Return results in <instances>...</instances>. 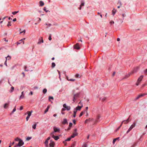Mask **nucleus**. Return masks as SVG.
<instances>
[{
    "label": "nucleus",
    "mask_w": 147,
    "mask_h": 147,
    "mask_svg": "<svg viewBox=\"0 0 147 147\" xmlns=\"http://www.w3.org/2000/svg\"><path fill=\"white\" fill-rule=\"evenodd\" d=\"M50 99H52L53 100V97L52 96H49V100H50Z\"/></svg>",
    "instance_id": "obj_41"
},
{
    "label": "nucleus",
    "mask_w": 147,
    "mask_h": 147,
    "mask_svg": "<svg viewBox=\"0 0 147 147\" xmlns=\"http://www.w3.org/2000/svg\"><path fill=\"white\" fill-rule=\"evenodd\" d=\"M5 58L6 59V60H9L11 59V57L10 56L8 55L7 57H6Z\"/></svg>",
    "instance_id": "obj_26"
},
{
    "label": "nucleus",
    "mask_w": 147,
    "mask_h": 147,
    "mask_svg": "<svg viewBox=\"0 0 147 147\" xmlns=\"http://www.w3.org/2000/svg\"><path fill=\"white\" fill-rule=\"evenodd\" d=\"M85 111H82V112L80 113V115H79V117H81V116H82L83 114H84L85 113Z\"/></svg>",
    "instance_id": "obj_28"
},
{
    "label": "nucleus",
    "mask_w": 147,
    "mask_h": 147,
    "mask_svg": "<svg viewBox=\"0 0 147 147\" xmlns=\"http://www.w3.org/2000/svg\"><path fill=\"white\" fill-rule=\"evenodd\" d=\"M73 124L72 123H70L69 125V127H71L72 126Z\"/></svg>",
    "instance_id": "obj_42"
},
{
    "label": "nucleus",
    "mask_w": 147,
    "mask_h": 147,
    "mask_svg": "<svg viewBox=\"0 0 147 147\" xmlns=\"http://www.w3.org/2000/svg\"><path fill=\"white\" fill-rule=\"evenodd\" d=\"M83 107V105L82 104V106H78L77 107H76V109H75L77 111L78 110L80 111L81 110L82 107Z\"/></svg>",
    "instance_id": "obj_12"
},
{
    "label": "nucleus",
    "mask_w": 147,
    "mask_h": 147,
    "mask_svg": "<svg viewBox=\"0 0 147 147\" xmlns=\"http://www.w3.org/2000/svg\"><path fill=\"white\" fill-rule=\"evenodd\" d=\"M19 12V11H14L13 12H12V14L14 15H15L17 13H18Z\"/></svg>",
    "instance_id": "obj_38"
},
{
    "label": "nucleus",
    "mask_w": 147,
    "mask_h": 147,
    "mask_svg": "<svg viewBox=\"0 0 147 147\" xmlns=\"http://www.w3.org/2000/svg\"><path fill=\"white\" fill-rule=\"evenodd\" d=\"M146 94H141L140 95H138L136 98V100L144 96L145 95H146Z\"/></svg>",
    "instance_id": "obj_8"
},
{
    "label": "nucleus",
    "mask_w": 147,
    "mask_h": 147,
    "mask_svg": "<svg viewBox=\"0 0 147 147\" xmlns=\"http://www.w3.org/2000/svg\"><path fill=\"white\" fill-rule=\"evenodd\" d=\"M4 64L6 66H7V60H6L5 62V63H4Z\"/></svg>",
    "instance_id": "obj_52"
},
{
    "label": "nucleus",
    "mask_w": 147,
    "mask_h": 147,
    "mask_svg": "<svg viewBox=\"0 0 147 147\" xmlns=\"http://www.w3.org/2000/svg\"><path fill=\"white\" fill-rule=\"evenodd\" d=\"M47 89L46 88L44 89L42 91L43 93L44 94H45L47 92Z\"/></svg>",
    "instance_id": "obj_30"
},
{
    "label": "nucleus",
    "mask_w": 147,
    "mask_h": 147,
    "mask_svg": "<svg viewBox=\"0 0 147 147\" xmlns=\"http://www.w3.org/2000/svg\"><path fill=\"white\" fill-rule=\"evenodd\" d=\"M24 98V95L21 94L20 97V99H22Z\"/></svg>",
    "instance_id": "obj_32"
},
{
    "label": "nucleus",
    "mask_w": 147,
    "mask_h": 147,
    "mask_svg": "<svg viewBox=\"0 0 147 147\" xmlns=\"http://www.w3.org/2000/svg\"><path fill=\"white\" fill-rule=\"evenodd\" d=\"M55 145V144L54 142L51 140L49 144V146L51 147H54Z\"/></svg>",
    "instance_id": "obj_7"
},
{
    "label": "nucleus",
    "mask_w": 147,
    "mask_h": 147,
    "mask_svg": "<svg viewBox=\"0 0 147 147\" xmlns=\"http://www.w3.org/2000/svg\"><path fill=\"white\" fill-rule=\"evenodd\" d=\"M16 106L13 109V111L12 112V113H13L14 112L16 111Z\"/></svg>",
    "instance_id": "obj_44"
},
{
    "label": "nucleus",
    "mask_w": 147,
    "mask_h": 147,
    "mask_svg": "<svg viewBox=\"0 0 147 147\" xmlns=\"http://www.w3.org/2000/svg\"><path fill=\"white\" fill-rule=\"evenodd\" d=\"M25 39V38H24L23 39H21L18 42H17V45H19V44H20L21 43V41H22L23 42V44H24V41H23V40H24Z\"/></svg>",
    "instance_id": "obj_13"
},
{
    "label": "nucleus",
    "mask_w": 147,
    "mask_h": 147,
    "mask_svg": "<svg viewBox=\"0 0 147 147\" xmlns=\"http://www.w3.org/2000/svg\"><path fill=\"white\" fill-rule=\"evenodd\" d=\"M67 80L70 81H74L75 80V79H69V78H67Z\"/></svg>",
    "instance_id": "obj_35"
},
{
    "label": "nucleus",
    "mask_w": 147,
    "mask_h": 147,
    "mask_svg": "<svg viewBox=\"0 0 147 147\" xmlns=\"http://www.w3.org/2000/svg\"><path fill=\"white\" fill-rule=\"evenodd\" d=\"M55 140H57L59 138V137L58 136H55L53 138Z\"/></svg>",
    "instance_id": "obj_27"
},
{
    "label": "nucleus",
    "mask_w": 147,
    "mask_h": 147,
    "mask_svg": "<svg viewBox=\"0 0 147 147\" xmlns=\"http://www.w3.org/2000/svg\"><path fill=\"white\" fill-rule=\"evenodd\" d=\"M65 108H63L62 109V111H64L65 110Z\"/></svg>",
    "instance_id": "obj_63"
},
{
    "label": "nucleus",
    "mask_w": 147,
    "mask_h": 147,
    "mask_svg": "<svg viewBox=\"0 0 147 147\" xmlns=\"http://www.w3.org/2000/svg\"><path fill=\"white\" fill-rule=\"evenodd\" d=\"M26 31L25 30H24L23 31L20 32V34H21L22 33H24V34L25 33Z\"/></svg>",
    "instance_id": "obj_46"
},
{
    "label": "nucleus",
    "mask_w": 147,
    "mask_h": 147,
    "mask_svg": "<svg viewBox=\"0 0 147 147\" xmlns=\"http://www.w3.org/2000/svg\"><path fill=\"white\" fill-rule=\"evenodd\" d=\"M106 99L107 98L106 97H104L102 98V100L103 101H104L106 100Z\"/></svg>",
    "instance_id": "obj_40"
},
{
    "label": "nucleus",
    "mask_w": 147,
    "mask_h": 147,
    "mask_svg": "<svg viewBox=\"0 0 147 147\" xmlns=\"http://www.w3.org/2000/svg\"><path fill=\"white\" fill-rule=\"evenodd\" d=\"M78 96V94H75L74 95V98H73V101H74V102H75V100H76V99H75V96Z\"/></svg>",
    "instance_id": "obj_24"
},
{
    "label": "nucleus",
    "mask_w": 147,
    "mask_h": 147,
    "mask_svg": "<svg viewBox=\"0 0 147 147\" xmlns=\"http://www.w3.org/2000/svg\"><path fill=\"white\" fill-rule=\"evenodd\" d=\"M31 137H27L26 139V140H30V139H31Z\"/></svg>",
    "instance_id": "obj_43"
},
{
    "label": "nucleus",
    "mask_w": 147,
    "mask_h": 147,
    "mask_svg": "<svg viewBox=\"0 0 147 147\" xmlns=\"http://www.w3.org/2000/svg\"><path fill=\"white\" fill-rule=\"evenodd\" d=\"M11 24L10 22H8V24L7 25V26H11Z\"/></svg>",
    "instance_id": "obj_49"
},
{
    "label": "nucleus",
    "mask_w": 147,
    "mask_h": 147,
    "mask_svg": "<svg viewBox=\"0 0 147 147\" xmlns=\"http://www.w3.org/2000/svg\"><path fill=\"white\" fill-rule=\"evenodd\" d=\"M77 111H76V110L75 109H74V115H73V117H75L76 116V114L77 113Z\"/></svg>",
    "instance_id": "obj_22"
},
{
    "label": "nucleus",
    "mask_w": 147,
    "mask_h": 147,
    "mask_svg": "<svg viewBox=\"0 0 147 147\" xmlns=\"http://www.w3.org/2000/svg\"><path fill=\"white\" fill-rule=\"evenodd\" d=\"M29 118H30L29 117L27 116V117H26V121H27L28 120V119H29Z\"/></svg>",
    "instance_id": "obj_58"
},
{
    "label": "nucleus",
    "mask_w": 147,
    "mask_h": 147,
    "mask_svg": "<svg viewBox=\"0 0 147 147\" xmlns=\"http://www.w3.org/2000/svg\"><path fill=\"white\" fill-rule=\"evenodd\" d=\"M80 75L78 74H76L75 75V77L77 78H78Z\"/></svg>",
    "instance_id": "obj_51"
},
{
    "label": "nucleus",
    "mask_w": 147,
    "mask_h": 147,
    "mask_svg": "<svg viewBox=\"0 0 147 147\" xmlns=\"http://www.w3.org/2000/svg\"><path fill=\"white\" fill-rule=\"evenodd\" d=\"M39 5H40V6H42L43 5H44V2L42 1H40L39 2Z\"/></svg>",
    "instance_id": "obj_17"
},
{
    "label": "nucleus",
    "mask_w": 147,
    "mask_h": 147,
    "mask_svg": "<svg viewBox=\"0 0 147 147\" xmlns=\"http://www.w3.org/2000/svg\"><path fill=\"white\" fill-rule=\"evenodd\" d=\"M24 143L23 140L21 139L19 142L17 144L16 146L20 147L24 145Z\"/></svg>",
    "instance_id": "obj_3"
},
{
    "label": "nucleus",
    "mask_w": 147,
    "mask_h": 147,
    "mask_svg": "<svg viewBox=\"0 0 147 147\" xmlns=\"http://www.w3.org/2000/svg\"><path fill=\"white\" fill-rule=\"evenodd\" d=\"M55 133V132H53L52 133H51L50 134L51 136L53 138L55 136L54 135V134Z\"/></svg>",
    "instance_id": "obj_29"
},
{
    "label": "nucleus",
    "mask_w": 147,
    "mask_h": 147,
    "mask_svg": "<svg viewBox=\"0 0 147 147\" xmlns=\"http://www.w3.org/2000/svg\"><path fill=\"white\" fill-rule=\"evenodd\" d=\"M50 139V137H49L47 138V139L46 140L48 141H49Z\"/></svg>",
    "instance_id": "obj_61"
},
{
    "label": "nucleus",
    "mask_w": 147,
    "mask_h": 147,
    "mask_svg": "<svg viewBox=\"0 0 147 147\" xmlns=\"http://www.w3.org/2000/svg\"><path fill=\"white\" fill-rule=\"evenodd\" d=\"M87 145L86 144H85L83 145V146L84 147H87Z\"/></svg>",
    "instance_id": "obj_60"
},
{
    "label": "nucleus",
    "mask_w": 147,
    "mask_h": 147,
    "mask_svg": "<svg viewBox=\"0 0 147 147\" xmlns=\"http://www.w3.org/2000/svg\"><path fill=\"white\" fill-rule=\"evenodd\" d=\"M14 90V88L13 86H12L11 87V89L10 90H9V92L10 93H12L13 91Z\"/></svg>",
    "instance_id": "obj_23"
},
{
    "label": "nucleus",
    "mask_w": 147,
    "mask_h": 147,
    "mask_svg": "<svg viewBox=\"0 0 147 147\" xmlns=\"http://www.w3.org/2000/svg\"><path fill=\"white\" fill-rule=\"evenodd\" d=\"M49 107H50L49 106H48V107H47V108L46 109V110L45 111V113H46L48 111L49 109Z\"/></svg>",
    "instance_id": "obj_21"
},
{
    "label": "nucleus",
    "mask_w": 147,
    "mask_h": 147,
    "mask_svg": "<svg viewBox=\"0 0 147 147\" xmlns=\"http://www.w3.org/2000/svg\"><path fill=\"white\" fill-rule=\"evenodd\" d=\"M57 71L58 72V73H59V78H60V77H61V73H60V72L58 71V70H57Z\"/></svg>",
    "instance_id": "obj_48"
},
{
    "label": "nucleus",
    "mask_w": 147,
    "mask_h": 147,
    "mask_svg": "<svg viewBox=\"0 0 147 147\" xmlns=\"http://www.w3.org/2000/svg\"><path fill=\"white\" fill-rule=\"evenodd\" d=\"M16 18H14V19L13 20V22H15V21H16Z\"/></svg>",
    "instance_id": "obj_64"
},
{
    "label": "nucleus",
    "mask_w": 147,
    "mask_h": 147,
    "mask_svg": "<svg viewBox=\"0 0 147 147\" xmlns=\"http://www.w3.org/2000/svg\"><path fill=\"white\" fill-rule=\"evenodd\" d=\"M44 10H45L46 12H48L47 10H46V7H45L44 9Z\"/></svg>",
    "instance_id": "obj_59"
},
{
    "label": "nucleus",
    "mask_w": 147,
    "mask_h": 147,
    "mask_svg": "<svg viewBox=\"0 0 147 147\" xmlns=\"http://www.w3.org/2000/svg\"><path fill=\"white\" fill-rule=\"evenodd\" d=\"M63 106L64 108H65L66 109L67 111L71 109L70 106H67L65 104H64L63 105Z\"/></svg>",
    "instance_id": "obj_5"
},
{
    "label": "nucleus",
    "mask_w": 147,
    "mask_h": 147,
    "mask_svg": "<svg viewBox=\"0 0 147 147\" xmlns=\"http://www.w3.org/2000/svg\"><path fill=\"white\" fill-rule=\"evenodd\" d=\"M32 111H28L27 112V113L28 114L27 116L30 117V116L31 115V113H32Z\"/></svg>",
    "instance_id": "obj_18"
},
{
    "label": "nucleus",
    "mask_w": 147,
    "mask_h": 147,
    "mask_svg": "<svg viewBox=\"0 0 147 147\" xmlns=\"http://www.w3.org/2000/svg\"><path fill=\"white\" fill-rule=\"evenodd\" d=\"M122 125V124H121V125H120L117 129V130H118L120 128V127Z\"/></svg>",
    "instance_id": "obj_56"
},
{
    "label": "nucleus",
    "mask_w": 147,
    "mask_h": 147,
    "mask_svg": "<svg viewBox=\"0 0 147 147\" xmlns=\"http://www.w3.org/2000/svg\"><path fill=\"white\" fill-rule=\"evenodd\" d=\"M143 77H144L143 76L141 75L138 78V79L136 82V85L137 86H138L140 84L141 82L142 81V79L143 78Z\"/></svg>",
    "instance_id": "obj_1"
},
{
    "label": "nucleus",
    "mask_w": 147,
    "mask_h": 147,
    "mask_svg": "<svg viewBox=\"0 0 147 147\" xmlns=\"http://www.w3.org/2000/svg\"><path fill=\"white\" fill-rule=\"evenodd\" d=\"M131 75V74L130 73H129L128 74H127V75H126V77H127V78H128V77H129L130 76V75Z\"/></svg>",
    "instance_id": "obj_47"
},
{
    "label": "nucleus",
    "mask_w": 147,
    "mask_h": 147,
    "mask_svg": "<svg viewBox=\"0 0 147 147\" xmlns=\"http://www.w3.org/2000/svg\"><path fill=\"white\" fill-rule=\"evenodd\" d=\"M72 138L70 136L69 138H68L67 139L65 140V141H69Z\"/></svg>",
    "instance_id": "obj_34"
},
{
    "label": "nucleus",
    "mask_w": 147,
    "mask_h": 147,
    "mask_svg": "<svg viewBox=\"0 0 147 147\" xmlns=\"http://www.w3.org/2000/svg\"><path fill=\"white\" fill-rule=\"evenodd\" d=\"M119 138H115V139H114L113 140V144H114L115 143V142L117 140V139H118Z\"/></svg>",
    "instance_id": "obj_36"
},
{
    "label": "nucleus",
    "mask_w": 147,
    "mask_h": 147,
    "mask_svg": "<svg viewBox=\"0 0 147 147\" xmlns=\"http://www.w3.org/2000/svg\"><path fill=\"white\" fill-rule=\"evenodd\" d=\"M55 66V63L53 62L52 63V67L53 68H54Z\"/></svg>",
    "instance_id": "obj_37"
},
{
    "label": "nucleus",
    "mask_w": 147,
    "mask_h": 147,
    "mask_svg": "<svg viewBox=\"0 0 147 147\" xmlns=\"http://www.w3.org/2000/svg\"><path fill=\"white\" fill-rule=\"evenodd\" d=\"M136 125V123L135 122H134L133 124L130 127L129 129L127 131L126 133L127 134Z\"/></svg>",
    "instance_id": "obj_2"
},
{
    "label": "nucleus",
    "mask_w": 147,
    "mask_h": 147,
    "mask_svg": "<svg viewBox=\"0 0 147 147\" xmlns=\"http://www.w3.org/2000/svg\"><path fill=\"white\" fill-rule=\"evenodd\" d=\"M23 109V107L22 106H21L20 107V110H22Z\"/></svg>",
    "instance_id": "obj_54"
},
{
    "label": "nucleus",
    "mask_w": 147,
    "mask_h": 147,
    "mask_svg": "<svg viewBox=\"0 0 147 147\" xmlns=\"http://www.w3.org/2000/svg\"><path fill=\"white\" fill-rule=\"evenodd\" d=\"M74 48L76 49H80V47H79V45L78 43H77L76 45H74Z\"/></svg>",
    "instance_id": "obj_6"
},
{
    "label": "nucleus",
    "mask_w": 147,
    "mask_h": 147,
    "mask_svg": "<svg viewBox=\"0 0 147 147\" xmlns=\"http://www.w3.org/2000/svg\"><path fill=\"white\" fill-rule=\"evenodd\" d=\"M84 1H82L81 5L80 6V7L79 8V9H80V10L82 8V7H81L82 6H84Z\"/></svg>",
    "instance_id": "obj_15"
},
{
    "label": "nucleus",
    "mask_w": 147,
    "mask_h": 147,
    "mask_svg": "<svg viewBox=\"0 0 147 147\" xmlns=\"http://www.w3.org/2000/svg\"><path fill=\"white\" fill-rule=\"evenodd\" d=\"M21 139L19 138L18 137H17L15 139V140L16 141H19Z\"/></svg>",
    "instance_id": "obj_25"
},
{
    "label": "nucleus",
    "mask_w": 147,
    "mask_h": 147,
    "mask_svg": "<svg viewBox=\"0 0 147 147\" xmlns=\"http://www.w3.org/2000/svg\"><path fill=\"white\" fill-rule=\"evenodd\" d=\"M144 72L145 74H147V69L144 71Z\"/></svg>",
    "instance_id": "obj_55"
},
{
    "label": "nucleus",
    "mask_w": 147,
    "mask_h": 147,
    "mask_svg": "<svg viewBox=\"0 0 147 147\" xmlns=\"http://www.w3.org/2000/svg\"><path fill=\"white\" fill-rule=\"evenodd\" d=\"M114 22L113 21H111V22H110V24L111 25L114 24Z\"/></svg>",
    "instance_id": "obj_45"
},
{
    "label": "nucleus",
    "mask_w": 147,
    "mask_h": 147,
    "mask_svg": "<svg viewBox=\"0 0 147 147\" xmlns=\"http://www.w3.org/2000/svg\"><path fill=\"white\" fill-rule=\"evenodd\" d=\"M9 104V101H8L7 103L5 104L4 105V108L5 109H7L8 107Z\"/></svg>",
    "instance_id": "obj_11"
},
{
    "label": "nucleus",
    "mask_w": 147,
    "mask_h": 147,
    "mask_svg": "<svg viewBox=\"0 0 147 147\" xmlns=\"http://www.w3.org/2000/svg\"><path fill=\"white\" fill-rule=\"evenodd\" d=\"M29 94L32 95L33 94V92L32 91H31L29 93Z\"/></svg>",
    "instance_id": "obj_62"
},
{
    "label": "nucleus",
    "mask_w": 147,
    "mask_h": 147,
    "mask_svg": "<svg viewBox=\"0 0 147 147\" xmlns=\"http://www.w3.org/2000/svg\"><path fill=\"white\" fill-rule=\"evenodd\" d=\"M48 141L46 140L45 142V144L46 146H48Z\"/></svg>",
    "instance_id": "obj_31"
},
{
    "label": "nucleus",
    "mask_w": 147,
    "mask_h": 147,
    "mask_svg": "<svg viewBox=\"0 0 147 147\" xmlns=\"http://www.w3.org/2000/svg\"><path fill=\"white\" fill-rule=\"evenodd\" d=\"M43 40L42 38H41L39 39L38 41V44H40L41 43H43Z\"/></svg>",
    "instance_id": "obj_10"
},
{
    "label": "nucleus",
    "mask_w": 147,
    "mask_h": 147,
    "mask_svg": "<svg viewBox=\"0 0 147 147\" xmlns=\"http://www.w3.org/2000/svg\"><path fill=\"white\" fill-rule=\"evenodd\" d=\"M73 123L74 124H76V121L75 119L73 120Z\"/></svg>",
    "instance_id": "obj_50"
},
{
    "label": "nucleus",
    "mask_w": 147,
    "mask_h": 147,
    "mask_svg": "<svg viewBox=\"0 0 147 147\" xmlns=\"http://www.w3.org/2000/svg\"><path fill=\"white\" fill-rule=\"evenodd\" d=\"M116 11H116V9H115L114 8L112 11V14H113V16L116 13Z\"/></svg>",
    "instance_id": "obj_19"
},
{
    "label": "nucleus",
    "mask_w": 147,
    "mask_h": 147,
    "mask_svg": "<svg viewBox=\"0 0 147 147\" xmlns=\"http://www.w3.org/2000/svg\"><path fill=\"white\" fill-rule=\"evenodd\" d=\"M129 119V118L127 120H124L121 123V124H122L123 122H124V123L125 124L127 123H128V121Z\"/></svg>",
    "instance_id": "obj_16"
},
{
    "label": "nucleus",
    "mask_w": 147,
    "mask_h": 147,
    "mask_svg": "<svg viewBox=\"0 0 147 147\" xmlns=\"http://www.w3.org/2000/svg\"><path fill=\"white\" fill-rule=\"evenodd\" d=\"M77 129H74V132L73 134L71 136V138H74L75 136H77L78 134L77 132Z\"/></svg>",
    "instance_id": "obj_4"
},
{
    "label": "nucleus",
    "mask_w": 147,
    "mask_h": 147,
    "mask_svg": "<svg viewBox=\"0 0 147 147\" xmlns=\"http://www.w3.org/2000/svg\"><path fill=\"white\" fill-rule=\"evenodd\" d=\"M36 123L34 125H33L32 126V128L34 129H35L36 128Z\"/></svg>",
    "instance_id": "obj_33"
},
{
    "label": "nucleus",
    "mask_w": 147,
    "mask_h": 147,
    "mask_svg": "<svg viewBox=\"0 0 147 147\" xmlns=\"http://www.w3.org/2000/svg\"><path fill=\"white\" fill-rule=\"evenodd\" d=\"M24 70L25 71H29V70L27 69V66H24Z\"/></svg>",
    "instance_id": "obj_39"
},
{
    "label": "nucleus",
    "mask_w": 147,
    "mask_h": 147,
    "mask_svg": "<svg viewBox=\"0 0 147 147\" xmlns=\"http://www.w3.org/2000/svg\"><path fill=\"white\" fill-rule=\"evenodd\" d=\"M67 123V120L66 119H63V121L62 122V124H65L66 123Z\"/></svg>",
    "instance_id": "obj_14"
},
{
    "label": "nucleus",
    "mask_w": 147,
    "mask_h": 147,
    "mask_svg": "<svg viewBox=\"0 0 147 147\" xmlns=\"http://www.w3.org/2000/svg\"><path fill=\"white\" fill-rule=\"evenodd\" d=\"M91 119L90 118H89V119H87L85 121V123H88V122H90V121H91Z\"/></svg>",
    "instance_id": "obj_20"
},
{
    "label": "nucleus",
    "mask_w": 147,
    "mask_h": 147,
    "mask_svg": "<svg viewBox=\"0 0 147 147\" xmlns=\"http://www.w3.org/2000/svg\"><path fill=\"white\" fill-rule=\"evenodd\" d=\"M122 125V124H121V125H120L117 129V130H118L120 128V127Z\"/></svg>",
    "instance_id": "obj_57"
},
{
    "label": "nucleus",
    "mask_w": 147,
    "mask_h": 147,
    "mask_svg": "<svg viewBox=\"0 0 147 147\" xmlns=\"http://www.w3.org/2000/svg\"><path fill=\"white\" fill-rule=\"evenodd\" d=\"M51 36L50 35L49 38V40H51Z\"/></svg>",
    "instance_id": "obj_53"
},
{
    "label": "nucleus",
    "mask_w": 147,
    "mask_h": 147,
    "mask_svg": "<svg viewBox=\"0 0 147 147\" xmlns=\"http://www.w3.org/2000/svg\"><path fill=\"white\" fill-rule=\"evenodd\" d=\"M53 129L54 130V132H59V131H60L59 129V128H57L56 127H54Z\"/></svg>",
    "instance_id": "obj_9"
}]
</instances>
